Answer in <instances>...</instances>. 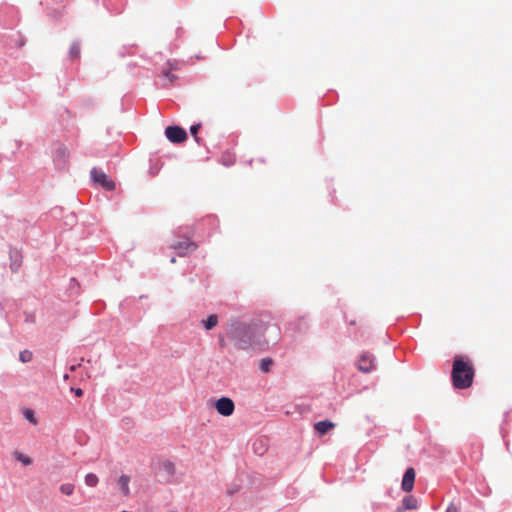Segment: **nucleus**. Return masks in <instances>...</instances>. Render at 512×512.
Here are the masks:
<instances>
[{
	"instance_id": "f257e3e1",
	"label": "nucleus",
	"mask_w": 512,
	"mask_h": 512,
	"mask_svg": "<svg viewBox=\"0 0 512 512\" xmlns=\"http://www.w3.org/2000/svg\"><path fill=\"white\" fill-rule=\"evenodd\" d=\"M269 329L275 332L274 340H276L278 335L277 327L263 323L232 324L228 331V336L239 350H264L270 343V340L265 336Z\"/></svg>"
},
{
	"instance_id": "f03ea898",
	"label": "nucleus",
	"mask_w": 512,
	"mask_h": 512,
	"mask_svg": "<svg viewBox=\"0 0 512 512\" xmlns=\"http://www.w3.org/2000/svg\"><path fill=\"white\" fill-rule=\"evenodd\" d=\"M475 370L472 362L463 356H456L453 361L451 378L456 389L469 388L474 379Z\"/></svg>"
},
{
	"instance_id": "7ed1b4c3",
	"label": "nucleus",
	"mask_w": 512,
	"mask_h": 512,
	"mask_svg": "<svg viewBox=\"0 0 512 512\" xmlns=\"http://www.w3.org/2000/svg\"><path fill=\"white\" fill-rule=\"evenodd\" d=\"M91 178L94 183L100 185L103 189L107 191H112L115 189V183L112 179L108 177L103 171L93 168L90 172Z\"/></svg>"
},
{
	"instance_id": "20e7f679",
	"label": "nucleus",
	"mask_w": 512,
	"mask_h": 512,
	"mask_svg": "<svg viewBox=\"0 0 512 512\" xmlns=\"http://www.w3.org/2000/svg\"><path fill=\"white\" fill-rule=\"evenodd\" d=\"M165 135L172 143H182L187 139L186 131L179 126H168L165 129Z\"/></svg>"
},
{
	"instance_id": "39448f33",
	"label": "nucleus",
	"mask_w": 512,
	"mask_h": 512,
	"mask_svg": "<svg viewBox=\"0 0 512 512\" xmlns=\"http://www.w3.org/2000/svg\"><path fill=\"white\" fill-rule=\"evenodd\" d=\"M217 412L225 417L231 416L235 410L234 402L227 397H221L215 403Z\"/></svg>"
},
{
	"instance_id": "423d86ee",
	"label": "nucleus",
	"mask_w": 512,
	"mask_h": 512,
	"mask_svg": "<svg viewBox=\"0 0 512 512\" xmlns=\"http://www.w3.org/2000/svg\"><path fill=\"white\" fill-rule=\"evenodd\" d=\"M198 245L192 241H179L172 245V248L177 252V254L181 257L186 256L190 252H193L197 249Z\"/></svg>"
},
{
	"instance_id": "0eeeda50",
	"label": "nucleus",
	"mask_w": 512,
	"mask_h": 512,
	"mask_svg": "<svg viewBox=\"0 0 512 512\" xmlns=\"http://www.w3.org/2000/svg\"><path fill=\"white\" fill-rule=\"evenodd\" d=\"M357 367L361 372L369 373L375 368L374 359L369 353H363L358 360Z\"/></svg>"
},
{
	"instance_id": "6e6552de",
	"label": "nucleus",
	"mask_w": 512,
	"mask_h": 512,
	"mask_svg": "<svg viewBox=\"0 0 512 512\" xmlns=\"http://www.w3.org/2000/svg\"><path fill=\"white\" fill-rule=\"evenodd\" d=\"M415 470L413 468H408L403 476L401 487L405 492L412 491L415 482Z\"/></svg>"
},
{
	"instance_id": "1a4fd4ad",
	"label": "nucleus",
	"mask_w": 512,
	"mask_h": 512,
	"mask_svg": "<svg viewBox=\"0 0 512 512\" xmlns=\"http://www.w3.org/2000/svg\"><path fill=\"white\" fill-rule=\"evenodd\" d=\"M335 427V424L329 420L319 421L315 423L314 429L315 431L320 435H325L328 431L333 429Z\"/></svg>"
},
{
	"instance_id": "9d476101",
	"label": "nucleus",
	"mask_w": 512,
	"mask_h": 512,
	"mask_svg": "<svg viewBox=\"0 0 512 512\" xmlns=\"http://www.w3.org/2000/svg\"><path fill=\"white\" fill-rule=\"evenodd\" d=\"M129 481H130V478L127 475H122L119 478V481H118L120 490L122 491V493L125 496L129 495V492H130V490H129Z\"/></svg>"
},
{
	"instance_id": "9b49d317",
	"label": "nucleus",
	"mask_w": 512,
	"mask_h": 512,
	"mask_svg": "<svg viewBox=\"0 0 512 512\" xmlns=\"http://www.w3.org/2000/svg\"><path fill=\"white\" fill-rule=\"evenodd\" d=\"M402 503L405 510H412L417 508V500L412 495L405 496Z\"/></svg>"
},
{
	"instance_id": "f8f14e48",
	"label": "nucleus",
	"mask_w": 512,
	"mask_h": 512,
	"mask_svg": "<svg viewBox=\"0 0 512 512\" xmlns=\"http://www.w3.org/2000/svg\"><path fill=\"white\" fill-rule=\"evenodd\" d=\"M99 482V479L96 474L88 473L85 476V484L89 487H95Z\"/></svg>"
},
{
	"instance_id": "ddd939ff",
	"label": "nucleus",
	"mask_w": 512,
	"mask_h": 512,
	"mask_svg": "<svg viewBox=\"0 0 512 512\" xmlns=\"http://www.w3.org/2000/svg\"><path fill=\"white\" fill-rule=\"evenodd\" d=\"M218 323V318L216 315L212 314L210 315L205 321L204 326L207 330H211L214 328Z\"/></svg>"
},
{
	"instance_id": "4468645a",
	"label": "nucleus",
	"mask_w": 512,
	"mask_h": 512,
	"mask_svg": "<svg viewBox=\"0 0 512 512\" xmlns=\"http://www.w3.org/2000/svg\"><path fill=\"white\" fill-rule=\"evenodd\" d=\"M70 58L75 60L80 56V46L78 43H73L69 49Z\"/></svg>"
},
{
	"instance_id": "2eb2a0df",
	"label": "nucleus",
	"mask_w": 512,
	"mask_h": 512,
	"mask_svg": "<svg viewBox=\"0 0 512 512\" xmlns=\"http://www.w3.org/2000/svg\"><path fill=\"white\" fill-rule=\"evenodd\" d=\"M162 77L164 78L165 80V83L164 85H169V84H172L176 79H177V76L172 74L170 72V70H167V71H163L162 73Z\"/></svg>"
},
{
	"instance_id": "dca6fc26",
	"label": "nucleus",
	"mask_w": 512,
	"mask_h": 512,
	"mask_svg": "<svg viewBox=\"0 0 512 512\" xmlns=\"http://www.w3.org/2000/svg\"><path fill=\"white\" fill-rule=\"evenodd\" d=\"M60 491L64 495H72L74 491V485L71 483H65L60 486Z\"/></svg>"
},
{
	"instance_id": "f3484780",
	"label": "nucleus",
	"mask_w": 512,
	"mask_h": 512,
	"mask_svg": "<svg viewBox=\"0 0 512 512\" xmlns=\"http://www.w3.org/2000/svg\"><path fill=\"white\" fill-rule=\"evenodd\" d=\"M19 358H20V361H22L23 363H27L32 360L33 354L29 350H24V351L20 352Z\"/></svg>"
},
{
	"instance_id": "a211bd4d",
	"label": "nucleus",
	"mask_w": 512,
	"mask_h": 512,
	"mask_svg": "<svg viewBox=\"0 0 512 512\" xmlns=\"http://www.w3.org/2000/svg\"><path fill=\"white\" fill-rule=\"evenodd\" d=\"M14 457H15L18 461L22 462V463H23L24 465H26V466H28V465H30V464L32 463V461H31V459H30L29 457H27V456L23 455V454H22V453H20V452H15V453H14Z\"/></svg>"
},
{
	"instance_id": "6ab92c4d",
	"label": "nucleus",
	"mask_w": 512,
	"mask_h": 512,
	"mask_svg": "<svg viewBox=\"0 0 512 512\" xmlns=\"http://www.w3.org/2000/svg\"><path fill=\"white\" fill-rule=\"evenodd\" d=\"M23 415H24V417H25L29 422H31L32 424H34V425H35V424L37 423V420H36V418H35L34 413H33V411H32V410H30V409H25V410H24V412H23Z\"/></svg>"
},
{
	"instance_id": "aec40b11",
	"label": "nucleus",
	"mask_w": 512,
	"mask_h": 512,
	"mask_svg": "<svg viewBox=\"0 0 512 512\" xmlns=\"http://www.w3.org/2000/svg\"><path fill=\"white\" fill-rule=\"evenodd\" d=\"M271 364H272V361L270 359H263L262 363H261V370L263 372H268Z\"/></svg>"
},
{
	"instance_id": "412c9836",
	"label": "nucleus",
	"mask_w": 512,
	"mask_h": 512,
	"mask_svg": "<svg viewBox=\"0 0 512 512\" xmlns=\"http://www.w3.org/2000/svg\"><path fill=\"white\" fill-rule=\"evenodd\" d=\"M163 468L170 474L174 473L175 466L172 462L166 461L163 463Z\"/></svg>"
},
{
	"instance_id": "4be33fe9",
	"label": "nucleus",
	"mask_w": 512,
	"mask_h": 512,
	"mask_svg": "<svg viewBox=\"0 0 512 512\" xmlns=\"http://www.w3.org/2000/svg\"><path fill=\"white\" fill-rule=\"evenodd\" d=\"M255 163H265V159L261 155H257L249 160V165L253 166Z\"/></svg>"
},
{
	"instance_id": "5701e85b",
	"label": "nucleus",
	"mask_w": 512,
	"mask_h": 512,
	"mask_svg": "<svg viewBox=\"0 0 512 512\" xmlns=\"http://www.w3.org/2000/svg\"><path fill=\"white\" fill-rule=\"evenodd\" d=\"M200 129V124H197V125H193L191 126L190 128V132L192 134V136L195 138V140L197 142H199V138L197 137V133H198V130Z\"/></svg>"
},
{
	"instance_id": "b1692460",
	"label": "nucleus",
	"mask_w": 512,
	"mask_h": 512,
	"mask_svg": "<svg viewBox=\"0 0 512 512\" xmlns=\"http://www.w3.org/2000/svg\"><path fill=\"white\" fill-rule=\"evenodd\" d=\"M446 512H458V507L455 504L451 503L447 507Z\"/></svg>"
},
{
	"instance_id": "393cba45",
	"label": "nucleus",
	"mask_w": 512,
	"mask_h": 512,
	"mask_svg": "<svg viewBox=\"0 0 512 512\" xmlns=\"http://www.w3.org/2000/svg\"><path fill=\"white\" fill-rule=\"evenodd\" d=\"M167 64H168L170 70L177 69V63L176 62H172V61L169 60Z\"/></svg>"
},
{
	"instance_id": "a878e982",
	"label": "nucleus",
	"mask_w": 512,
	"mask_h": 512,
	"mask_svg": "<svg viewBox=\"0 0 512 512\" xmlns=\"http://www.w3.org/2000/svg\"><path fill=\"white\" fill-rule=\"evenodd\" d=\"M19 267H20V263L14 262L11 264V269L13 272L18 271Z\"/></svg>"
},
{
	"instance_id": "bb28decb",
	"label": "nucleus",
	"mask_w": 512,
	"mask_h": 512,
	"mask_svg": "<svg viewBox=\"0 0 512 512\" xmlns=\"http://www.w3.org/2000/svg\"><path fill=\"white\" fill-rule=\"evenodd\" d=\"M219 344L221 347H225L226 346V342L224 340V338L222 336H219Z\"/></svg>"
},
{
	"instance_id": "cd10ccee",
	"label": "nucleus",
	"mask_w": 512,
	"mask_h": 512,
	"mask_svg": "<svg viewBox=\"0 0 512 512\" xmlns=\"http://www.w3.org/2000/svg\"><path fill=\"white\" fill-rule=\"evenodd\" d=\"M75 394H76V396H82V394H83L82 389H80V388L76 389Z\"/></svg>"
},
{
	"instance_id": "c85d7f7f",
	"label": "nucleus",
	"mask_w": 512,
	"mask_h": 512,
	"mask_svg": "<svg viewBox=\"0 0 512 512\" xmlns=\"http://www.w3.org/2000/svg\"><path fill=\"white\" fill-rule=\"evenodd\" d=\"M404 508H399L396 512H404Z\"/></svg>"
},
{
	"instance_id": "c756f323",
	"label": "nucleus",
	"mask_w": 512,
	"mask_h": 512,
	"mask_svg": "<svg viewBox=\"0 0 512 512\" xmlns=\"http://www.w3.org/2000/svg\"><path fill=\"white\" fill-rule=\"evenodd\" d=\"M175 261H176V260H175V258H174V257H173V258H171V262H172V263H175Z\"/></svg>"
}]
</instances>
